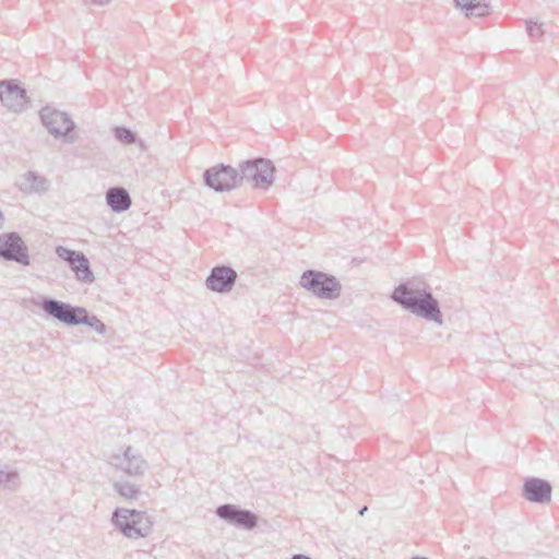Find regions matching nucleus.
Masks as SVG:
<instances>
[{"label": "nucleus", "instance_id": "6e6552de", "mask_svg": "<svg viewBox=\"0 0 559 559\" xmlns=\"http://www.w3.org/2000/svg\"><path fill=\"white\" fill-rule=\"evenodd\" d=\"M40 120L55 138L63 136L67 142H74L75 124L67 112L47 106L40 110Z\"/></svg>", "mask_w": 559, "mask_h": 559}, {"label": "nucleus", "instance_id": "7ed1b4c3", "mask_svg": "<svg viewBox=\"0 0 559 559\" xmlns=\"http://www.w3.org/2000/svg\"><path fill=\"white\" fill-rule=\"evenodd\" d=\"M299 284L320 299H336L342 292V285L334 275L317 270L305 271L300 276Z\"/></svg>", "mask_w": 559, "mask_h": 559}, {"label": "nucleus", "instance_id": "5701e85b", "mask_svg": "<svg viewBox=\"0 0 559 559\" xmlns=\"http://www.w3.org/2000/svg\"><path fill=\"white\" fill-rule=\"evenodd\" d=\"M85 320L81 322V324H84L93 330H95L99 334H104L106 331V325L95 316L91 314L86 310V314L84 316Z\"/></svg>", "mask_w": 559, "mask_h": 559}, {"label": "nucleus", "instance_id": "a878e982", "mask_svg": "<svg viewBox=\"0 0 559 559\" xmlns=\"http://www.w3.org/2000/svg\"><path fill=\"white\" fill-rule=\"evenodd\" d=\"M4 222H5L4 215H3V213L0 211V229H1V228H3V226H4Z\"/></svg>", "mask_w": 559, "mask_h": 559}, {"label": "nucleus", "instance_id": "f03ea898", "mask_svg": "<svg viewBox=\"0 0 559 559\" xmlns=\"http://www.w3.org/2000/svg\"><path fill=\"white\" fill-rule=\"evenodd\" d=\"M112 522L126 537L132 539L148 536L153 526L146 512L124 508L114 512Z\"/></svg>", "mask_w": 559, "mask_h": 559}, {"label": "nucleus", "instance_id": "0eeeda50", "mask_svg": "<svg viewBox=\"0 0 559 559\" xmlns=\"http://www.w3.org/2000/svg\"><path fill=\"white\" fill-rule=\"evenodd\" d=\"M203 182L216 192H226L240 186V177L237 168L218 164L204 170Z\"/></svg>", "mask_w": 559, "mask_h": 559}, {"label": "nucleus", "instance_id": "393cba45", "mask_svg": "<svg viewBox=\"0 0 559 559\" xmlns=\"http://www.w3.org/2000/svg\"><path fill=\"white\" fill-rule=\"evenodd\" d=\"M292 559H311L309 556L297 554L292 557Z\"/></svg>", "mask_w": 559, "mask_h": 559}, {"label": "nucleus", "instance_id": "a211bd4d", "mask_svg": "<svg viewBox=\"0 0 559 559\" xmlns=\"http://www.w3.org/2000/svg\"><path fill=\"white\" fill-rule=\"evenodd\" d=\"M114 489L121 497L129 500H136L141 495L140 486L128 480L116 481Z\"/></svg>", "mask_w": 559, "mask_h": 559}, {"label": "nucleus", "instance_id": "f8f14e48", "mask_svg": "<svg viewBox=\"0 0 559 559\" xmlns=\"http://www.w3.org/2000/svg\"><path fill=\"white\" fill-rule=\"evenodd\" d=\"M26 99V91L15 80L0 81V100L9 110L22 111L25 108Z\"/></svg>", "mask_w": 559, "mask_h": 559}, {"label": "nucleus", "instance_id": "4468645a", "mask_svg": "<svg viewBox=\"0 0 559 559\" xmlns=\"http://www.w3.org/2000/svg\"><path fill=\"white\" fill-rule=\"evenodd\" d=\"M107 205L115 213H122L130 209L132 201L129 192L122 187H111L106 191Z\"/></svg>", "mask_w": 559, "mask_h": 559}, {"label": "nucleus", "instance_id": "b1692460", "mask_svg": "<svg viewBox=\"0 0 559 559\" xmlns=\"http://www.w3.org/2000/svg\"><path fill=\"white\" fill-rule=\"evenodd\" d=\"M86 3H93L96 5H105L109 3L111 0H84Z\"/></svg>", "mask_w": 559, "mask_h": 559}, {"label": "nucleus", "instance_id": "39448f33", "mask_svg": "<svg viewBox=\"0 0 559 559\" xmlns=\"http://www.w3.org/2000/svg\"><path fill=\"white\" fill-rule=\"evenodd\" d=\"M108 462L116 469L130 477H143L148 469V462L140 451L131 445L122 448L109 456Z\"/></svg>", "mask_w": 559, "mask_h": 559}, {"label": "nucleus", "instance_id": "6ab92c4d", "mask_svg": "<svg viewBox=\"0 0 559 559\" xmlns=\"http://www.w3.org/2000/svg\"><path fill=\"white\" fill-rule=\"evenodd\" d=\"M20 485V476L16 471L0 469V488L14 491Z\"/></svg>", "mask_w": 559, "mask_h": 559}, {"label": "nucleus", "instance_id": "bb28decb", "mask_svg": "<svg viewBox=\"0 0 559 559\" xmlns=\"http://www.w3.org/2000/svg\"><path fill=\"white\" fill-rule=\"evenodd\" d=\"M367 511V507H362L360 510H359V515H364V513Z\"/></svg>", "mask_w": 559, "mask_h": 559}, {"label": "nucleus", "instance_id": "f257e3e1", "mask_svg": "<svg viewBox=\"0 0 559 559\" xmlns=\"http://www.w3.org/2000/svg\"><path fill=\"white\" fill-rule=\"evenodd\" d=\"M392 299L404 309L428 321L442 324V313L439 301L426 288L407 282L400 284L392 293Z\"/></svg>", "mask_w": 559, "mask_h": 559}, {"label": "nucleus", "instance_id": "9d476101", "mask_svg": "<svg viewBox=\"0 0 559 559\" xmlns=\"http://www.w3.org/2000/svg\"><path fill=\"white\" fill-rule=\"evenodd\" d=\"M0 258L21 265H29L27 246L17 233H7L0 236Z\"/></svg>", "mask_w": 559, "mask_h": 559}, {"label": "nucleus", "instance_id": "cd10ccee", "mask_svg": "<svg viewBox=\"0 0 559 559\" xmlns=\"http://www.w3.org/2000/svg\"><path fill=\"white\" fill-rule=\"evenodd\" d=\"M412 559H427V558H425V557H414Z\"/></svg>", "mask_w": 559, "mask_h": 559}, {"label": "nucleus", "instance_id": "2eb2a0df", "mask_svg": "<svg viewBox=\"0 0 559 559\" xmlns=\"http://www.w3.org/2000/svg\"><path fill=\"white\" fill-rule=\"evenodd\" d=\"M453 2L466 17H484L491 12V7L486 0H453Z\"/></svg>", "mask_w": 559, "mask_h": 559}, {"label": "nucleus", "instance_id": "412c9836", "mask_svg": "<svg viewBox=\"0 0 559 559\" xmlns=\"http://www.w3.org/2000/svg\"><path fill=\"white\" fill-rule=\"evenodd\" d=\"M115 138L123 144H133L136 140L135 133L126 127L115 128Z\"/></svg>", "mask_w": 559, "mask_h": 559}, {"label": "nucleus", "instance_id": "1a4fd4ad", "mask_svg": "<svg viewBox=\"0 0 559 559\" xmlns=\"http://www.w3.org/2000/svg\"><path fill=\"white\" fill-rule=\"evenodd\" d=\"M215 514L229 525H234L247 531L253 530L258 525V515L250 510L241 509L237 504L225 503L216 508Z\"/></svg>", "mask_w": 559, "mask_h": 559}, {"label": "nucleus", "instance_id": "9b49d317", "mask_svg": "<svg viewBox=\"0 0 559 559\" xmlns=\"http://www.w3.org/2000/svg\"><path fill=\"white\" fill-rule=\"evenodd\" d=\"M237 278L238 274L231 266L224 264L216 265L211 270L205 285L206 288L212 292L226 294L233 289Z\"/></svg>", "mask_w": 559, "mask_h": 559}, {"label": "nucleus", "instance_id": "ddd939ff", "mask_svg": "<svg viewBox=\"0 0 559 559\" xmlns=\"http://www.w3.org/2000/svg\"><path fill=\"white\" fill-rule=\"evenodd\" d=\"M551 485L549 481L531 477L523 485L522 496L535 503H547L551 499Z\"/></svg>", "mask_w": 559, "mask_h": 559}, {"label": "nucleus", "instance_id": "4be33fe9", "mask_svg": "<svg viewBox=\"0 0 559 559\" xmlns=\"http://www.w3.org/2000/svg\"><path fill=\"white\" fill-rule=\"evenodd\" d=\"M526 32L531 38L540 39L545 34L544 23L534 20H527Z\"/></svg>", "mask_w": 559, "mask_h": 559}, {"label": "nucleus", "instance_id": "423d86ee", "mask_svg": "<svg viewBox=\"0 0 559 559\" xmlns=\"http://www.w3.org/2000/svg\"><path fill=\"white\" fill-rule=\"evenodd\" d=\"M240 185L243 180L252 181L255 187L267 188L274 180V166L271 160L259 157L239 164Z\"/></svg>", "mask_w": 559, "mask_h": 559}, {"label": "nucleus", "instance_id": "aec40b11", "mask_svg": "<svg viewBox=\"0 0 559 559\" xmlns=\"http://www.w3.org/2000/svg\"><path fill=\"white\" fill-rule=\"evenodd\" d=\"M56 253L61 260L66 261L70 266V265L74 264L76 259H79L80 254H82L83 252L75 251V250H72V249H69V248H66L62 246H58L56 248Z\"/></svg>", "mask_w": 559, "mask_h": 559}, {"label": "nucleus", "instance_id": "20e7f679", "mask_svg": "<svg viewBox=\"0 0 559 559\" xmlns=\"http://www.w3.org/2000/svg\"><path fill=\"white\" fill-rule=\"evenodd\" d=\"M50 318L68 326L80 325L85 320L86 309L50 297H43L37 304Z\"/></svg>", "mask_w": 559, "mask_h": 559}, {"label": "nucleus", "instance_id": "f3484780", "mask_svg": "<svg viewBox=\"0 0 559 559\" xmlns=\"http://www.w3.org/2000/svg\"><path fill=\"white\" fill-rule=\"evenodd\" d=\"M70 269L74 272L79 282L91 284L95 281L90 261L84 253L80 254V258L76 259L74 264L70 265Z\"/></svg>", "mask_w": 559, "mask_h": 559}, {"label": "nucleus", "instance_id": "dca6fc26", "mask_svg": "<svg viewBox=\"0 0 559 559\" xmlns=\"http://www.w3.org/2000/svg\"><path fill=\"white\" fill-rule=\"evenodd\" d=\"M17 187L24 193L45 192L47 190V181L36 173L27 171L21 177Z\"/></svg>", "mask_w": 559, "mask_h": 559}]
</instances>
